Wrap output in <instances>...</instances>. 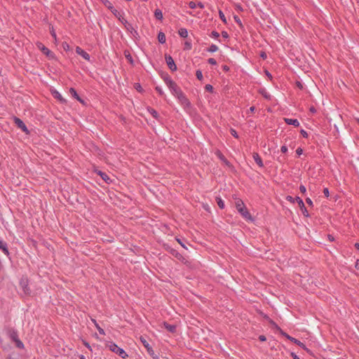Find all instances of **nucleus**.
I'll use <instances>...</instances> for the list:
<instances>
[{
    "mask_svg": "<svg viewBox=\"0 0 359 359\" xmlns=\"http://www.w3.org/2000/svg\"><path fill=\"white\" fill-rule=\"evenodd\" d=\"M205 90L206 91H208V92H210V93H212L213 92V87L212 85L210 84H206L205 86Z\"/></svg>",
    "mask_w": 359,
    "mask_h": 359,
    "instance_id": "33",
    "label": "nucleus"
},
{
    "mask_svg": "<svg viewBox=\"0 0 359 359\" xmlns=\"http://www.w3.org/2000/svg\"><path fill=\"white\" fill-rule=\"evenodd\" d=\"M170 253H171L173 256H175V257H177L178 254H179L178 251H177V250H175V249H171V250H170Z\"/></svg>",
    "mask_w": 359,
    "mask_h": 359,
    "instance_id": "41",
    "label": "nucleus"
},
{
    "mask_svg": "<svg viewBox=\"0 0 359 359\" xmlns=\"http://www.w3.org/2000/svg\"><path fill=\"white\" fill-rule=\"evenodd\" d=\"M222 35L224 38H226V39H227L229 37L228 33L225 31L222 32Z\"/></svg>",
    "mask_w": 359,
    "mask_h": 359,
    "instance_id": "54",
    "label": "nucleus"
},
{
    "mask_svg": "<svg viewBox=\"0 0 359 359\" xmlns=\"http://www.w3.org/2000/svg\"><path fill=\"white\" fill-rule=\"evenodd\" d=\"M191 48V42L190 41H186L184 42V49L190 50Z\"/></svg>",
    "mask_w": 359,
    "mask_h": 359,
    "instance_id": "29",
    "label": "nucleus"
},
{
    "mask_svg": "<svg viewBox=\"0 0 359 359\" xmlns=\"http://www.w3.org/2000/svg\"><path fill=\"white\" fill-rule=\"evenodd\" d=\"M97 173L102 177V179L104 182L109 183V181H111L109 177L105 172H103L99 170Z\"/></svg>",
    "mask_w": 359,
    "mask_h": 359,
    "instance_id": "20",
    "label": "nucleus"
},
{
    "mask_svg": "<svg viewBox=\"0 0 359 359\" xmlns=\"http://www.w3.org/2000/svg\"><path fill=\"white\" fill-rule=\"evenodd\" d=\"M256 108L255 107L252 106L251 107L250 109H249V111L251 112V113H253L255 111Z\"/></svg>",
    "mask_w": 359,
    "mask_h": 359,
    "instance_id": "61",
    "label": "nucleus"
},
{
    "mask_svg": "<svg viewBox=\"0 0 359 359\" xmlns=\"http://www.w3.org/2000/svg\"><path fill=\"white\" fill-rule=\"evenodd\" d=\"M231 134L234 137H236V138H238V134H237L236 131L234 129H233V128H231Z\"/></svg>",
    "mask_w": 359,
    "mask_h": 359,
    "instance_id": "43",
    "label": "nucleus"
},
{
    "mask_svg": "<svg viewBox=\"0 0 359 359\" xmlns=\"http://www.w3.org/2000/svg\"><path fill=\"white\" fill-rule=\"evenodd\" d=\"M20 287L25 295L31 296L32 294V291L29 287L28 280L27 278H21L20 281Z\"/></svg>",
    "mask_w": 359,
    "mask_h": 359,
    "instance_id": "6",
    "label": "nucleus"
},
{
    "mask_svg": "<svg viewBox=\"0 0 359 359\" xmlns=\"http://www.w3.org/2000/svg\"><path fill=\"white\" fill-rule=\"evenodd\" d=\"M69 92H70V93H71V95H72V96L73 97H74L75 99H76V100H77L78 101H79L80 102L83 103V100L79 97V95H78V93H77L76 90L74 88H71L69 89Z\"/></svg>",
    "mask_w": 359,
    "mask_h": 359,
    "instance_id": "19",
    "label": "nucleus"
},
{
    "mask_svg": "<svg viewBox=\"0 0 359 359\" xmlns=\"http://www.w3.org/2000/svg\"><path fill=\"white\" fill-rule=\"evenodd\" d=\"M259 339L261 341H265L266 340V338L264 335H260L259 337Z\"/></svg>",
    "mask_w": 359,
    "mask_h": 359,
    "instance_id": "52",
    "label": "nucleus"
},
{
    "mask_svg": "<svg viewBox=\"0 0 359 359\" xmlns=\"http://www.w3.org/2000/svg\"><path fill=\"white\" fill-rule=\"evenodd\" d=\"M218 50V46L215 44H212L208 49V51L210 53L216 52Z\"/></svg>",
    "mask_w": 359,
    "mask_h": 359,
    "instance_id": "26",
    "label": "nucleus"
},
{
    "mask_svg": "<svg viewBox=\"0 0 359 359\" xmlns=\"http://www.w3.org/2000/svg\"><path fill=\"white\" fill-rule=\"evenodd\" d=\"M126 58H127V60H128V61H130L131 63H133V57H132V56H131L130 54H128V55H126Z\"/></svg>",
    "mask_w": 359,
    "mask_h": 359,
    "instance_id": "49",
    "label": "nucleus"
},
{
    "mask_svg": "<svg viewBox=\"0 0 359 359\" xmlns=\"http://www.w3.org/2000/svg\"><path fill=\"white\" fill-rule=\"evenodd\" d=\"M53 95L55 98L60 100L61 102H65V100L62 97V96L60 95V93L59 92H57V90H54L53 92Z\"/></svg>",
    "mask_w": 359,
    "mask_h": 359,
    "instance_id": "22",
    "label": "nucleus"
},
{
    "mask_svg": "<svg viewBox=\"0 0 359 359\" xmlns=\"http://www.w3.org/2000/svg\"><path fill=\"white\" fill-rule=\"evenodd\" d=\"M284 121L287 124L294 126V127H298L299 126V122L297 119L285 118Z\"/></svg>",
    "mask_w": 359,
    "mask_h": 359,
    "instance_id": "16",
    "label": "nucleus"
},
{
    "mask_svg": "<svg viewBox=\"0 0 359 359\" xmlns=\"http://www.w3.org/2000/svg\"><path fill=\"white\" fill-rule=\"evenodd\" d=\"M286 200L292 203H294L296 201L295 198H293L291 196H287Z\"/></svg>",
    "mask_w": 359,
    "mask_h": 359,
    "instance_id": "38",
    "label": "nucleus"
},
{
    "mask_svg": "<svg viewBox=\"0 0 359 359\" xmlns=\"http://www.w3.org/2000/svg\"><path fill=\"white\" fill-rule=\"evenodd\" d=\"M235 205L236 208V210L241 215V216L245 219L246 220L252 221L253 218L251 216L250 213L248 210L247 208L245 207L243 201L238 198H235Z\"/></svg>",
    "mask_w": 359,
    "mask_h": 359,
    "instance_id": "1",
    "label": "nucleus"
},
{
    "mask_svg": "<svg viewBox=\"0 0 359 359\" xmlns=\"http://www.w3.org/2000/svg\"><path fill=\"white\" fill-rule=\"evenodd\" d=\"M165 57L166 64L169 69H170L172 71H176L177 69V67L172 56L165 54Z\"/></svg>",
    "mask_w": 359,
    "mask_h": 359,
    "instance_id": "10",
    "label": "nucleus"
},
{
    "mask_svg": "<svg viewBox=\"0 0 359 359\" xmlns=\"http://www.w3.org/2000/svg\"><path fill=\"white\" fill-rule=\"evenodd\" d=\"M218 156H219V158L222 161H224L226 164H228V163H229V161L226 160V158L224 157V156L222 154H221L220 152H219Z\"/></svg>",
    "mask_w": 359,
    "mask_h": 359,
    "instance_id": "34",
    "label": "nucleus"
},
{
    "mask_svg": "<svg viewBox=\"0 0 359 359\" xmlns=\"http://www.w3.org/2000/svg\"><path fill=\"white\" fill-rule=\"evenodd\" d=\"M165 35L163 32H160L158 34V41L160 43H165Z\"/></svg>",
    "mask_w": 359,
    "mask_h": 359,
    "instance_id": "21",
    "label": "nucleus"
},
{
    "mask_svg": "<svg viewBox=\"0 0 359 359\" xmlns=\"http://www.w3.org/2000/svg\"><path fill=\"white\" fill-rule=\"evenodd\" d=\"M299 191H300L301 193L305 194L306 191V189L305 186L303 185V184H301L299 186Z\"/></svg>",
    "mask_w": 359,
    "mask_h": 359,
    "instance_id": "40",
    "label": "nucleus"
},
{
    "mask_svg": "<svg viewBox=\"0 0 359 359\" xmlns=\"http://www.w3.org/2000/svg\"><path fill=\"white\" fill-rule=\"evenodd\" d=\"M296 153H297V154L298 156L302 155V153H303V150H302V148H300V147L297 148V150H296Z\"/></svg>",
    "mask_w": 359,
    "mask_h": 359,
    "instance_id": "47",
    "label": "nucleus"
},
{
    "mask_svg": "<svg viewBox=\"0 0 359 359\" xmlns=\"http://www.w3.org/2000/svg\"><path fill=\"white\" fill-rule=\"evenodd\" d=\"M295 200H296L297 203H298L299 208L302 212V214L306 217H309V213L304 205L303 200L299 196H296Z\"/></svg>",
    "mask_w": 359,
    "mask_h": 359,
    "instance_id": "11",
    "label": "nucleus"
},
{
    "mask_svg": "<svg viewBox=\"0 0 359 359\" xmlns=\"http://www.w3.org/2000/svg\"><path fill=\"white\" fill-rule=\"evenodd\" d=\"M280 151L283 153H286L287 151V147L285 145H283L281 147Z\"/></svg>",
    "mask_w": 359,
    "mask_h": 359,
    "instance_id": "48",
    "label": "nucleus"
},
{
    "mask_svg": "<svg viewBox=\"0 0 359 359\" xmlns=\"http://www.w3.org/2000/svg\"><path fill=\"white\" fill-rule=\"evenodd\" d=\"M327 238H328V240H329L330 241H331V242H332V241H333L334 240V236H332V235H330V234H329V235L327 236Z\"/></svg>",
    "mask_w": 359,
    "mask_h": 359,
    "instance_id": "58",
    "label": "nucleus"
},
{
    "mask_svg": "<svg viewBox=\"0 0 359 359\" xmlns=\"http://www.w3.org/2000/svg\"><path fill=\"white\" fill-rule=\"evenodd\" d=\"M210 36L214 39H217L219 36V34L216 31H212Z\"/></svg>",
    "mask_w": 359,
    "mask_h": 359,
    "instance_id": "36",
    "label": "nucleus"
},
{
    "mask_svg": "<svg viewBox=\"0 0 359 359\" xmlns=\"http://www.w3.org/2000/svg\"><path fill=\"white\" fill-rule=\"evenodd\" d=\"M181 105L184 109L190 115L194 114V109H193L189 100L181 93Z\"/></svg>",
    "mask_w": 359,
    "mask_h": 359,
    "instance_id": "3",
    "label": "nucleus"
},
{
    "mask_svg": "<svg viewBox=\"0 0 359 359\" xmlns=\"http://www.w3.org/2000/svg\"><path fill=\"white\" fill-rule=\"evenodd\" d=\"M283 335H284L287 339H289L290 341L293 342L294 344L298 345L303 349H306V346L302 342H301L299 340L297 339L296 338H294L287 333L283 332Z\"/></svg>",
    "mask_w": 359,
    "mask_h": 359,
    "instance_id": "12",
    "label": "nucleus"
},
{
    "mask_svg": "<svg viewBox=\"0 0 359 359\" xmlns=\"http://www.w3.org/2000/svg\"><path fill=\"white\" fill-rule=\"evenodd\" d=\"M260 93H262V95L266 99H270V95H269L266 90L264 89L260 91Z\"/></svg>",
    "mask_w": 359,
    "mask_h": 359,
    "instance_id": "37",
    "label": "nucleus"
},
{
    "mask_svg": "<svg viewBox=\"0 0 359 359\" xmlns=\"http://www.w3.org/2000/svg\"><path fill=\"white\" fill-rule=\"evenodd\" d=\"M109 347L112 352L116 353L118 356L123 359L126 358L128 356L126 352L123 348H120L118 345H116L115 343H111L109 345Z\"/></svg>",
    "mask_w": 359,
    "mask_h": 359,
    "instance_id": "4",
    "label": "nucleus"
},
{
    "mask_svg": "<svg viewBox=\"0 0 359 359\" xmlns=\"http://www.w3.org/2000/svg\"><path fill=\"white\" fill-rule=\"evenodd\" d=\"M96 327H97V330H98V331H99L100 334H104V330H103V329H102V328H100V327H98V325H96Z\"/></svg>",
    "mask_w": 359,
    "mask_h": 359,
    "instance_id": "53",
    "label": "nucleus"
},
{
    "mask_svg": "<svg viewBox=\"0 0 359 359\" xmlns=\"http://www.w3.org/2000/svg\"><path fill=\"white\" fill-rule=\"evenodd\" d=\"M105 7L107 8H111V3L108 0H100Z\"/></svg>",
    "mask_w": 359,
    "mask_h": 359,
    "instance_id": "28",
    "label": "nucleus"
},
{
    "mask_svg": "<svg viewBox=\"0 0 359 359\" xmlns=\"http://www.w3.org/2000/svg\"><path fill=\"white\" fill-rule=\"evenodd\" d=\"M154 16L157 20H161L163 19V13L162 11L157 8L154 11Z\"/></svg>",
    "mask_w": 359,
    "mask_h": 359,
    "instance_id": "23",
    "label": "nucleus"
},
{
    "mask_svg": "<svg viewBox=\"0 0 359 359\" xmlns=\"http://www.w3.org/2000/svg\"><path fill=\"white\" fill-rule=\"evenodd\" d=\"M161 77L170 88V91L175 95L178 99H180V93L177 90V85L170 78V76L166 73H162Z\"/></svg>",
    "mask_w": 359,
    "mask_h": 359,
    "instance_id": "2",
    "label": "nucleus"
},
{
    "mask_svg": "<svg viewBox=\"0 0 359 359\" xmlns=\"http://www.w3.org/2000/svg\"><path fill=\"white\" fill-rule=\"evenodd\" d=\"M50 34L53 38L56 39V34L53 28L50 30Z\"/></svg>",
    "mask_w": 359,
    "mask_h": 359,
    "instance_id": "51",
    "label": "nucleus"
},
{
    "mask_svg": "<svg viewBox=\"0 0 359 359\" xmlns=\"http://www.w3.org/2000/svg\"><path fill=\"white\" fill-rule=\"evenodd\" d=\"M208 62L209 64H210L212 65H217V61L214 58H209L208 60Z\"/></svg>",
    "mask_w": 359,
    "mask_h": 359,
    "instance_id": "39",
    "label": "nucleus"
},
{
    "mask_svg": "<svg viewBox=\"0 0 359 359\" xmlns=\"http://www.w3.org/2000/svg\"><path fill=\"white\" fill-rule=\"evenodd\" d=\"M234 20L240 26H242V22H241L240 18L238 16L235 15L234 16Z\"/></svg>",
    "mask_w": 359,
    "mask_h": 359,
    "instance_id": "46",
    "label": "nucleus"
},
{
    "mask_svg": "<svg viewBox=\"0 0 359 359\" xmlns=\"http://www.w3.org/2000/svg\"><path fill=\"white\" fill-rule=\"evenodd\" d=\"M306 202L307 204H309V205L312 206L313 205V202L311 201V199L310 198H306Z\"/></svg>",
    "mask_w": 359,
    "mask_h": 359,
    "instance_id": "50",
    "label": "nucleus"
},
{
    "mask_svg": "<svg viewBox=\"0 0 359 359\" xmlns=\"http://www.w3.org/2000/svg\"><path fill=\"white\" fill-rule=\"evenodd\" d=\"M62 46H63L64 49H65V50L69 48V45L67 43H64L62 44Z\"/></svg>",
    "mask_w": 359,
    "mask_h": 359,
    "instance_id": "63",
    "label": "nucleus"
},
{
    "mask_svg": "<svg viewBox=\"0 0 359 359\" xmlns=\"http://www.w3.org/2000/svg\"><path fill=\"white\" fill-rule=\"evenodd\" d=\"M14 342H15V346L17 348H20V349H22L24 348V344L19 338L17 340H15Z\"/></svg>",
    "mask_w": 359,
    "mask_h": 359,
    "instance_id": "25",
    "label": "nucleus"
},
{
    "mask_svg": "<svg viewBox=\"0 0 359 359\" xmlns=\"http://www.w3.org/2000/svg\"><path fill=\"white\" fill-rule=\"evenodd\" d=\"M252 157H253V159L255 160V161L256 162V163L259 167L262 168L264 166L263 161L258 153H253Z\"/></svg>",
    "mask_w": 359,
    "mask_h": 359,
    "instance_id": "17",
    "label": "nucleus"
},
{
    "mask_svg": "<svg viewBox=\"0 0 359 359\" xmlns=\"http://www.w3.org/2000/svg\"><path fill=\"white\" fill-rule=\"evenodd\" d=\"M309 111L312 113V114H314L316 112V109L314 107H311L310 109H309Z\"/></svg>",
    "mask_w": 359,
    "mask_h": 359,
    "instance_id": "55",
    "label": "nucleus"
},
{
    "mask_svg": "<svg viewBox=\"0 0 359 359\" xmlns=\"http://www.w3.org/2000/svg\"><path fill=\"white\" fill-rule=\"evenodd\" d=\"M216 202L221 209H224L225 207L224 202L220 197H216Z\"/></svg>",
    "mask_w": 359,
    "mask_h": 359,
    "instance_id": "24",
    "label": "nucleus"
},
{
    "mask_svg": "<svg viewBox=\"0 0 359 359\" xmlns=\"http://www.w3.org/2000/svg\"><path fill=\"white\" fill-rule=\"evenodd\" d=\"M121 21L126 30L129 32L133 36L136 37L138 35L137 30L126 19L123 18Z\"/></svg>",
    "mask_w": 359,
    "mask_h": 359,
    "instance_id": "7",
    "label": "nucleus"
},
{
    "mask_svg": "<svg viewBox=\"0 0 359 359\" xmlns=\"http://www.w3.org/2000/svg\"><path fill=\"white\" fill-rule=\"evenodd\" d=\"M135 86H136V87H135V88H136V89H137V90L140 91V90L142 89V88H141L140 85L139 83H136V84H135Z\"/></svg>",
    "mask_w": 359,
    "mask_h": 359,
    "instance_id": "62",
    "label": "nucleus"
},
{
    "mask_svg": "<svg viewBox=\"0 0 359 359\" xmlns=\"http://www.w3.org/2000/svg\"><path fill=\"white\" fill-rule=\"evenodd\" d=\"M196 76L198 80L201 81L203 79V74L201 70L196 71Z\"/></svg>",
    "mask_w": 359,
    "mask_h": 359,
    "instance_id": "32",
    "label": "nucleus"
},
{
    "mask_svg": "<svg viewBox=\"0 0 359 359\" xmlns=\"http://www.w3.org/2000/svg\"><path fill=\"white\" fill-rule=\"evenodd\" d=\"M109 10L111 11V12L115 15V16H117L119 13L118 11L113 6V5L111 4V8H108Z\"/></svg>",
    "mask_w": 359,
    "mask_h": 359,
    "instance_id": "35",
    "label": "nucleus"
},
{
    "mask_svg": "<svg viewBox=\"0 0 359 359\" xmlns=\"http://www.w3.org/2000/svg\"><path fill=\"white\" fill-rule=\"evenodd\" d=\"M76 53L78 55H81L85 60H88V61L90 60V55L87 52L83 50L81 48H80L79 46H77L76 48Z\"/></svg>",
    "mask_w": 359,
    "mask_h": 359,
    "instance_id": "14",
    "label": "nucleus"
},
{
    "mask_svg": "<svg viewBox=\"0 0 359 359\" xmlns=\"http://www.w3.org/2000/svg\"><path fill=\"white\" fill-rule=\"evenodd\" d=\"M163 325L165 327V328L170 332L171 333H174L176 332V330H177V326L175 325H170L168 323H163Z\"/></svg>",
    "mask_w": 359,
    "mask_h": 359,
    "instance_id": "18",
    "label": "nucleus"
},
{
    "mask_svg": "<svg viewBox=\"0 0 359 359\" xmlns=\"http://www.w3.org/2000/svg\"><path fill=\"white\" fill-rule=\"evenodd\" d=\"M140 340L143 346L146 348L148 353L153 358V359H159L158 356L154 353L152 347L149 345V342L144 337H140Z\"/></svg>",
    "mask_w": 359,
    "mask_h": 359,
    "instance_id": "5",
    "label": "nucleus"
},
{
    "mask_svg": "<svg viewBox=\"0 0 359 359\" xmlns=\"http://www.w3.org/2000/svg\"><path fill=\"white\" fill-rule=\"evenodd\" d=\"M0 250L3 253L9 257L10 252L8 251V244L0 237Z\"/></svg>",
    "mask_w": 359,
    "mask_h": 359,
    "instance_id": "13",
    "label": "nucleus"
},
{
    "mask_svg": "<svg viewBox=\"0 0 359 359\" xmlns=\"http://www.w3.org/2000/svg\"><path fill=\"white\" fill-rule=\"evenodd\" d=\"M8 335H9L10 339L13 341H15V340H17L19 338L18 331L13 328L10 329L8 330Z\"/></svg>",
    "mask_w": 359,
    "mask_h": 359,
    "instance_id": "15",
    "label": "nucleus"
},
{
    "mask_svg": "<svg viewBox=\"0 0 359 359\" xmlns=\"http://www.w3.org/2000/svg\"><path fill=\"white\" fill-rule=\"evenodd\" d=\"M188 36V32L186 29L181 28V37L182 38H187Z\"/></svg>",
    "mask_w": 359,
    "mask_h": 359,
    "instance_id": "30",
    "label": "nucleus"
},
{
    "mask_svg": "<svg viewBox=\"0 0 359 359\" xmlns=\"http://www.w3.org/2000/svg\"><path fill=\"white\" fill-rule=\"evenodd\" d=\"M300 133L301 135L304 137H308V133L306 130L302 129L301 131H300Z\"/></svg>",
    "mask_w": 359,
    "mask_h": 359,
    "instance_id": "45",
    "label": "nucleus"
},
{
    "mask_svg": "<svg viewBox=\"0 0 359 359\" xmlns=\"http://www.w3.org/2000/svg\"><path fill=\"white\" fill-rule=\"evenodd\" d=\"M36 46L47 57L50 58H53L54 57L53 53L46 48L42 43L37 42Z\"/></svg>",
    "mask_w": 359,
    "mask_h": 359,
    "instance_id": "8",
    "label": "nucleus"
},
{
    "mask_svg": "<svg viewBox=\"0 0 359 359\" xmlns=\"http://www.w3.org/2000/svg\"><path fill=\"white\" fill-rule=\"evenodd\" d=\"M355 269L359 270V259H357L355 264Z\"/></svg>",
    "mask_w": 359,
    "mask_h": 359,
    "instance_id": "60",
    "label": "nucleus"
},
{
    "mask_svg": "<svg viewBox=\"0 0 359 359\" xmlns=\"http://www.w3.org/2000/svg\"><path fill=\"white\" fill-rule=\"evenodd\" d=\"M219 15L220 19L222 20V22L224 23H226V20L225 15L222 11H219Z\"/></svg>",
    "mask_w": 359,
    "mask_h": 359,
    "instance_id": "31",
    "label": "nucleus"
},
{
    "mask_svg": "<svg viewBox=\"0 0 359 359\" xmlns=\"http://www.w3.org/2000/svg\"><path fill=\"white\" fill-rule=\"evenodd\" d=\"M222 69H223V70H224V71H225V72H228V71L229 70V67L227 65H224V66L222 67Z\"/></svg>",
    "mask_w": 359,
    "mask_h": 359,
    "instance_id": "59",
    "label": "nucleus"
},
{
    "mask_svg": "<svg viewBox=\"0 0 359 359\" xmlns=\"http://www.w3.org/2000/svg\"><path fill=\"white\" fill-rule=\"evenodd\" d=\"M189 7H190V8H194L196 7V4H195V3H194V2H193V1H191V2L189 3Z\"/></svg>",
    "mask_w": 359,
    "mask_h": 359,
    "instance_id": "57",
    "label": "nucleus"
},
{
    "mask_svg": "<svg viewBox=\"0 0 359 359\" xmlns=\"http://www.w3.org/2000/svg\"><path fill=\"white\" fill-rule=\"evenodd\" d=\"M148 111H149V113L152 115V116L154 118H158V114L155 109H154L152 108H149V109H148Z\"/></svg>",
    "mask_w": 359,
    "mask_h": 359,
    "instance_id": "27",
    "label": "nucleus"
},
{
    "mask_svg": "<svg viewBox=\"0 0 359 359\" xmlns=\"http://www.w3.org/2000/svg\"><path fill=\"white\" fill-rule=\"evenodd\" d=\"M14 123L17 126V127L20 129H21L23 132H25L26 134L29 133V130L25 124V123L19 118L15 116L13 118Z\"/></svg>",
    "mask_w": 359,
    "mask_h": 359,
    "instance_id": "9",
    "label": "nucleus"
},
{
    "mask_svg": "<svg viewBox=\"0 0 359 359\" xmlns=\"http://www.w3.org/2000/svg\"><path fill=\"white\" fill-rule=\"evenodd\" d=\"M291 356L293 359H300L294 353H291Z\"/></svg>",
    "mask_w": 359,
    "mask_h": 359,
    "instance_id": "56",
    "label": "nucleus"
},
{
    "mask_svg": "<svg viewBox=\"0 0 359 359\" xmlns=\"http://www.w3.org/2000/svg\"><path fill=\"white\" fill-rule=\"evenodd\" d=\"M156 90L158 93V94L162 96L163 95V90H162V88L161 87L156 86Z\"/></svg>",
    "mask_w": 359,
    "mask_h": 359,
    "instance_id": "42",
    "label": "nucleus"
},
{
    "mask_svg": "<svg viewBox=\"0 0 359 359\" xmlns=\"http://www.w3.org/2000/svg\"><path fill=\"white\" fill-rule=\"evenodd\" d=\"M323 194H324L325 197H327V198L329 197V196H330L329 189L327 188H325L323 189Z\"/></svg>",
    "mask_w": 359,
    "mask_h": 359,
    "instance_id": "44",
    "label": "nucleus"
},
{
    "mask_svg": "<svg viewBox=\"0 0 359 359\" xmlns=\"http://www.w3.org/2000/svg\"><path fill=\"white\" fill-rule=\"evenodd\" d=\"M260 56L263 58H266V54L264 53V52H262L261 54H260Z\"/></svg>",
    "mask_w": 359,
    "mask_h": 359,
    "instance_id": "64",
    "label": "nucleus"
}]
</instances>
